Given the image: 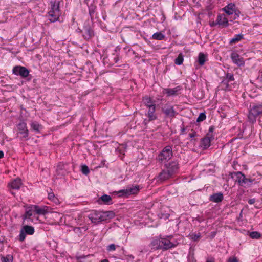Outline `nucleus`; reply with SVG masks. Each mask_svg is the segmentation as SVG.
<instances>
[{"label": "nucleus", "mask_w": 262, "mask_h": 262, "mask_svg": "<svg viewBox=\"0 0 262 262\" xmlns=\"http://www.w3.org/2000/svg\"><path fill=\"white\" fill-rule=\"evenodd\" d=\"M178 243L173 241V236L168 235L162 237L161 235L155 237L150 243L151 249L154 250H167L176 247Z\"/></svg>", "instance_id": "f257e3e1"}, {"label": "nucleus", "mask_w": 262, "mask_h": 262, "mask_svg": "<svg viewBox=\"0 0 262 262\" xmlns=\"http://www.w3.org/2000/svg\"><path fill=\"white\" fill-rule=\"evenodd\" d=\"M230 175L232 178L234 176L236 177V182L239 186L244 188L250 187L254 183H256L254 179L246 177L245 175L241 171L232 172Z\"/></svg>", "instance_id": "f03ea898"}, {"label": "nucleus", "mask_w": 262, "mask_h": 262, "mask_svg": "<svg viewBox=\"0 0 262 262\" xmlns=\"http://www.w3.org/2000/svg\"><path fill=\"white\" fill-rule=\"evenodd\" d=\"M114 214L112 211L100 212L97 211H92L89 215V218L92 223L98 224L108 219L112 218Z\"/></svg>", "instance_id": "7ed1b4c3"}, {"label": "nucleus", "mask_w": 262, "mask_h": 262, "mask_svg": "<svg viewBox=\"0 0 262 262\" xmlns=\"http://www.w3.org/2000/svg\"><path fill=\"white\" fill-rule=\"evenodd\" d=\"M260 115H262V102L250 105L248 116L249 121L252 123L255 122L257 117Z\"/></svg>", "instance_id": "20e7f679"}, {"label": "nucleus", "mask_w": 262, "mask_h": 262, "mask_svg": "<svg viewBox=\"0 0 262 262\" xmlns=\"http://www.w3.org/2000/svg\"><path fill=\"white\" fill-rule=\"evenodd\" d=\"M51 9L48 12L51 22H56L58 20L61 15L60 9V2L58 1H50Z\"/></svg>", "instance_id": "39448f33"}, {"label": "nucleus", "mask_w": 262, "mask_h": 262, "mask_svg": "<svg viewBox=\"0 0 262 262\" xmlns=\"http://www.w3.org/2000/svg\"><path fill=\"white\" fill-rule=\"evenodd\" d=\"M172 156V147L170 146H166L159 154L157 159L159 162H165L169 160Z\"/></svg>", "instance_id": "423d86ee"}, {"label": "nucleus", "mask_w": 262, "mask_h": 262, "mask_svg": "<svg viewBox=\"0 0 262 262\" xmlns=\"http://www.w3.org/2000/svg\"><path fill=\"white\" fill-rule=\"evenodd\" d=\"M223 10L228 15L234 14L233 19H235L238 17L241 13L235 5L232 3L228 4L223 8Z\"/></svg>", "instance_id": "0eeeda50"}, {"label": "nucleus", "mask_w": 262, "mask_h": 262, "mask_svg": "<svg viewBox=\"0 0 262 262\" xmlns=\"http://www.w3.org/2000/svg\"><path fill=\"white\" fill-rule=\"evenodd\" d=\"M161 110L166 118L172 119L178 114V113L174 110L173 106L168 103L165 104L162 107Z\"/></svg>", "instance_id": "6e6552de"}, {"label": "nucleus", "mask_w": 262, "mask_h": 262, "mask_svg": "<svg viewBox=\"0 0 262 262\" xmlns=\"http://www.w3.org/2000/svg\"><path fill=\"white\" fill-rule=\"evenodd\" d=\"M139 186L138 185L133 186L132 187H128L126 189H122L117 192L119 196L123 197L128 196L131 194H136L139 191Z\"/></svg>", "instance_id": "1a4fd4ad"}, {"label": "nucleus", "mask_w": 262, "mask_h": 262, "mask_svg": "<svg viewBox=\"0 0 262 262\" xmlns=\"http://www.w3.org/2000/svg\"><path fill=\"white\" fill-rule=\"evenodd\" d=\"M34 228L33 227L29 226V225H25L24 226L20 231L19 235V239L20 242H23L26 237V235H33L34 233Z\"/></svg>", "instance_id": "9d476101"}, {"label": "nucleus", "mask_w": 262, "mask_h": 262, "mask_svg": "<svg viewBox=\"0 0 262 262\" xmlns=\"http://www.w3.org/2000/svg\"><path fill=\"white\" fill-rule=\"evenodd\" d=\"M12 73L23 78H26L29 76V71L25 67L18 66L13 68Z\"/></svg>", "instance_id": "9b49d317"}, {"label": "nucleus", "mask_w": 262, "mask_h": 262, "mask_svg": "<svg viewBox=\"0 0 262 262\" xmlns=\"http://www.w3.org/2000/svg\"><path fill=\"white\" fill-rule=\"evenodd\" d=\"M19 133L21 135V138L25 140L28 139L29 130L27 129V124L25 122H20L17 125Z\"/></svg>", "instance_id": "f8f14e48"}, {"label": "nucleus", "mask_w": 262, "mask_h": 262, "mask_svg": "<svg viewBox=\"0 0 262 262\" xmlns=\"http://www.w3.org/2000/svg\"><path fill=\"white\" fill-rule=\"evenodd\" d=\"M215 24H218L222 28H225L229 26V20L224 14H220L217 16Z\"/></svg>", "instance_id": "ddd939ff"}, {"label": "nucleus", "mask_w": 262, "mask_h": 262, "mask_svg": "<svg viewBox=\"0 0 262 262\" xmlns=\"http://www.w3.org/2000/svg\"><path fill=\"white\" fill-rule=\"evenodd\" d=\"M214 139V135L207 134L206 136L202 139L201 145L204 149H206L210 146V142Z\"/></svg>", "instance_id": "4468645a"}, {"label": "nucleus", "mask_w": 262, "mask_h": 262, "mask_svg": "<svg viewBox=\"0 0 262 262\" xmlns=\"http://www.w3.org/2000/svg\"><path fill=\"white\" fill-rule=\"evenodd\" d=\"M166 170L173 175L176 173L179 169V164L177 161H172L165 165Z\"/></svg>", "instance_id": "2eb2a0df"}, {"label": "nucleus", "mask_w": 262, "mask_h": 262, "mask_svg": "<svg viewBox=\"0 0 262 262\" xmlns=\"http://www.w3.org/2000/svg\"><path fill=\"white\" fill-rule=\"evenodd\" d=\"M231 58L235 64H237L238 66H241L244 65L245 62L243 58L239 55L236 53H232L231 55Z\"/></svg>", "instance_id": "dca6fc26"}, {"label": "nucleus", "mask_w": 262, "mask_h": 262, "mask_svg": "<svg viewBox=\"0 0 262 262\" xmlns=\"http://www.w3.org/2000/svg\"><path fill=\"white\" fill-rule=\"evenodd\" d=\"M155 111L156 106L148 108V111L146 115L147 116L149 121H151L157 119V117L155 114Z\"/></svg>", "instance_id": "f3484780"}, {"label": "nucleus", "mask_w": 262, "mask_h": 262, "mask_svg": "<svg viewBox=\"0 0 262 262\" xmlns=\"http://www.w3.org/2000/svg\"><path fill=\"white\" fill-rule=\"evenodd\" d=\"M180 90V86H177L173 89H164L163 92L165 93L167 96H171L178 95V92Z\"/></svg>", "instance_id": "a211bd4d"}, {"label": "nucleus", "mask_w": 262, "mask_h": 262, "mask_svg": "<svg viewBox=\"0 0 262 262\" xmlns=\"http://www.w3.org/2000/svg\"><path fill=\"white\" fill-rule=\"evenodd\" d=\"M209 200L215 203L221 202L223 200V194L221 192L213 193L210 195Z\"/></svg>", "instance_id": "6ab92c4d"}, {"label": "nucleus", "mask_w": 262, "mask_h": 262, "mask_svg": "<svg viewBox=\"0 0 262 262\" xmlns=\"http://www.w3.org/2000/svg\"><path fill=\"white\" fill-rule=\"evenodd\" d=\"M232 84L231 82L225 77L221 83V86L222 87V89L225 91H229L231 90L232 89Z\"/></svg>", "instance_id": "aec40b11"}, {"label": "nucleus", "mask_w": 262, "mask_h": 262, "mask_svg": "<svg viewBox=\"0 0 262 262\" xmlns=\"http://www.w3.org/2000/svg\"><path fill=\"white\" fill-rule=\"evenodd\" d=\"M142 100L143 103L147 108L156 106L155 102L150 97L147 96L143 97L142 98Z\"/></svg>", "instance_id": "412c9836"}, {"label": "nucleus", "mask_w": 262, "mask_h": 262, "mask_svg": "<svg viewBox=\"0 0 262 262\" xmlns=\"http://www.w3.org/2000/svg\"><path fill=\"white\" fill-rule=\"evenodd\" d=\"M94 35L93 31L89 27H85L83 31V36L86 39L91 38Z\"/></svg>", "instance_id": "4be33fe9"}, {"label": "nucleus", "mask_w": 262, "mask_h": 262, "mask_svg": "<svg viewBox=\"0 0 262 262\" xmlns=\"http://www.w3.org/2000/svg\"><path fill=\"white\" fill-rule=\"evenodd\" d=\"M30 127L31 130L34 131L36 133H39L42 129V125L39 124L36 121H31L30 123Z\"/></svg>", "instance_id": "5701e85b"}, {"label": "nucleus", "mask_w": 262, "mask_h": 262, "mask_svg": "<svg viewBox=\"0 0 262 262\" xmlns=\"http://www.w3.org/2000/svg\"><path fill=\"white\" fill-rule=\"evenodd\" d=\"M172 175L169 172H168L166 169L163 170L161 172H160L159 174V178L161 181H165L170 177H171Z\"/></svg>", "instance_id": "b1692460"}, {"label": "nucleus", "mask_w": 262, "mask_h": 262, "mask_svg": "<svg viewBox=\"0 0 262 262\" xmlns=\"http://www.w3.org/2000/svg\"><path fill=\"white\" fill-rule=\"evenodd\" d=\"M21 185V180L19 179H16L12 181L9 185L12 189H19Z\"/></svg>", "instance_id": "393cba45"}, {"label": "nucleus", "mask_w": 262, "mask_h": 262, "mask_svg": "<svg viewBox=\"0 0 262 262\" xmlns=\"http://www.w3.org/2000/svg\"><path fill=\"white\" fill-rule=\"evenodd\" d=\"M33 208L34 213H36L37 214L45 215L48 213V211L45 209V208H40L37 206L34 205L33 206Z\"/></svg>", "instance_id": "a878e982"}, {"label": "nucleus", "mask_w": 262, "mask_h": 262, "mask_svg": "<svg viewBox=\"0 0 262 262\" xmlns=\"http://www.w3.org/2000/svg\"><path fill=\"white\" fill-rule=\"evenodd\" d=\"M58 174L64 176L67 173V171L65 169V165L63 164H59L57 165L56 169Z\"/></svg>", "instance_id": "bb28decb"}, {"label": "nucleus", "mask_w": 262, "mask_h": 262, "mask_svg": "<svg viewBox=\"0 0 262 262\" xmlns=\"http://www.w3.org/2000/svg\"><path fill=\"white\" fill-rule=\"evenodd\" d=\"M33 213H34V209H33V206H32L26 211L25 214L23 215L24 221L28 219H30V217L33 215Z\"/></svg>", "instance_id": "cd10ccee"}, {"label": "nucleus", "mask_w": 262, "mask_h": 262, "mask_svg": "<svg viewBox=\"0 0 262 262\" xmlns=\"http://www.w3.org/2000/svg\"><path fill=\"white\" fill-rule=\"evenodd\" d=\"M1 262H13V256L11 254L6 256L2 255L1 259Z\"/></svg>", "instance_id": "c85d7f7f"}, {"label": "nucleus", "mask_w": 262, "mask_h": 262, "mask_svg": "<svg viewBox=\"0 0 262 262\" xmlns=\"http://www.w3.org/2000/svg\"><path fill=\"white\" fill-rule=\"evenodd\" d=\"M206 60V56L203 53H200L198 56V62L200 66H203Z\"/></svg>", "instance_id": "c756f323"}, {"label": "nucleus", "mask_w": 262, "mask_h": 262, "mask_svg": "<svg viewBox=\"0 0 262 262\" xmlns=\"http://www.w3.org/2000/svg\"><path fill=\"white\" fill-rule=\"evenodd\" d=\"M152 38L154 39L161 40L165 38V36L161 32H156L152 35Z\"/></svg>", "instance_id": "7c9ffc66"}, {"label": "nucleus", "mask_w": 262, "mask_h": 262, "mask_svg": "<svg viewBox=\"0 0 262 262\" xmlns=\"http://www.w3.org/2000/svg\"><path fill=\"white\" fill-rule=\"evenodd\" d=\"M243 38V35L241 34L236 35L234 38L231 39L230 43L231 44L235 43L240 41Z\"/></svg>", "instance_id": "2f4dec72"}, {"label": "nucleus", "mask_w": 262, "mask_h": 262, "mask_svg": "<svg viewBox=\"0 0 262 262\" xmlns=\"http://www.w3.org/2000/svg\"><path fill=\"white\" fill-rule=\"evenodd\" d=\"M184 61V56L182 53L179 54L178 57L174 60V63L177 65L182 64Z\"/></svg>", "instance_id": "473e14b6"}, {"label": "nucleus", "mask_w": 262, "mask_h": 262, "mask_svg": "<svg viewBox=\"0 0 262 262\" xmlns=\"http://www.w3.org/2000/svg\"><path fill=\"white\" fill-rule=\"evenodd\" d=\"M101 200L105 203H108L112 200L111 197L107 194L103 195L101 198Z\"/></svg>", "instance_id": "72a5a7b5"}, {"label": "nucleus", "mask_w": 262, "mask_h": 262, "mask_svg": "<svg viewBox=\"0 0 262 262\" xmlns=\"http://www.w3.org/2000/svg\"><path fill=\"white\" fill-rule=\"evenodd\" d=\"M81 170L82 173L85 175H88L90 173L89 167L86 165L81 166Z\"/></svg>", "instance_id": "f704fd0d"}, {"label": "nucleus", "mask_w": 262, "mask_h": 262, "mask_svg": "<svg viewBox=\"0 0 262 262\" xmlns=\"http://www.w3.org/2000/svg\"><path fill=\"white\" fill-rule=\"evenodd\" d=\"M249 235L252 238L257 239L260 237V234L257 231H252L250 233Z\"/></svg>", "instance_id": "c9c22d12"}, {"label": "nucleus", "mask_w": 262, "mask_h": 262, "mask_svg": "<svg viewBox=\"0 0 262 262\" xmlns=\"http://www.w3.org/2000/svg\"><path fill=\"white\" fill-rule=\"evenodd\" d=\"M225 78H227V79H228V80H229L232 83L234 81V75L232 73H227L226 74Z\"/></svg>", "instance_id": "e433bc0d"}, {"label": "nucleus", "mask_w": 262, "mask_h": 262, "mask_svg": "<svg viewBox=\"0 0 262 262\" xmlns=\"http://www.w3.org/2000/svg\"><path fill=\"white\" fill-rule=\"evenodd\" d=\"M206 116L205 113H201L196 119L198 122L204 121L206 119Z\"/></svg>", "instance_id": "4c0bfd02"}, {"label": "nucleus", "mask_w": 262, "mask_h": 262, "mask_svg": "<svg viewBox=\"0 0 262 262\" xmlns=\"http://www.w3.org/2000/svg\"><path fill=\"white\" fill-rule=\"evenodd\" d=\"M190 236L191 239H192L194 241H196L200 238L201 234L200 233L198 234L192 233L191 234H190Z\"/></svg>", "instance_id": "58836bf2"}, {"label": "nucleus", "mask_w": 262, "mask_h": 262, "mask_svg": "<svg viewBox=\"0 0 262 262\" xmlns=\"http://www.w3.org/2000/svg\"><path fill=\"white\" fill-rule=\"evenodd\" d=\"M107 249L108 251H114L116 249V246L115 244H112L107 247Z\"/></svg>", "instance_id": "ea45409f"}, {"label": "nucleus", "mask_w": 262, "mask_h": 262, "mask_svg": "<svg viewBox=\"0 0 262 262\" xmlns=\"http://www.w3.org/2000/svg\"><path fill=\"white\" fill-rule=\"evenodd\" d=\"M228 262H239L238 259L236 257H230L228 258Z\"/></svg>", "instance_id": "a19ab883"}, {"label": "nucleus", "mask_w": 262, "mask_h": 262, "mask_svg": "<svg viewBox=\"0 0 262 262\" xmlns=\"http://www.w3.org/2000/svg\"><path fill=\"white\" fill-rule=\"evenodd\" d=\"M48 198L51 200H52V201H54V199H55V195H54V194L53 193H49L48 194Z\"/></svg>", "instance_id": "79ce46f5"}, {"label": "nucleus", "mask_w": 262, "mask_h": 262, "mask_svg": "<svg viewBox=\"0 0 262 262\" xmlns=\"http://www.w3.org/2000/svg\"><path fill=\"white\" fill-rule=\"evenodd\" d=\"M213 130H214V127L213 126L210 127L209 129V132H208V133L207 134H210L212 135H213Z\"/></svg>", "instance_id": "37998d69"}, {"label": "nucleus", "mask_w": 262, "mask_h": 262, "mask_svg": "<svg viewBox=\"0 0 262 262\" xmlns=\"http://www.w3.org/2000/svg\"><path fill=\"white\" fill-rule=\"evenodd\" d=\"M196 132H193V133H190V134H189V137H190V138H193V137H195V136H196Z\"/></svg>", "instance_id": "c03bdc74"}, {"label": "nucleus", "mask_w": 262, "mask_h": 262, "mask_svg": "<svg viewBox=\"0 0 262 262\" xmlns=\"http://www.w3.org/2000/svg\"><path fill=\"white\" fill-rule=\"evenodd\" d=\"M255 202V199H249L248 200V203L249 204H253Z\"/></svg>", "instance_id": "a18cd8bd"}, {"label": "nucleus", "mask_w": 262, "mask_h": 262, "mask_svg": "<svg viewBox=\"0 0 262 262\" xmlns=\"http://www.w3.org/2000/svg\"><path fill=\"white\" fill-rule=\"evenodd\" d=\"M79 262H90V260H88L86 259V257L84 256L83 259L81 260H80Z\"/></svg>", "instance_id": "49530a36"}, {"label": "nucleus", "mask_w": 262, "mask_h": 262, "mask_svg": "<svg viewBox=\"0 0 262 262\" xmlns=\"http://www.w3.org/2000/svg\"><path fill=\"white\" fill-rule=\"evenodd\" d=\"M4 152L3 151L0 150V159L4 157Z\"/></svg>", "instance_id": "de8ad7c7"}, {"label": "nucleus", "mask_w": 262, "mask_h": 262, "mask_svg": "<svg viewBox=\"0 0 262 262\" xmlns=\"http://www.w3.org/2000/svg\"><path fill=\"white\" fill-rule=\"evenodd\" d=\"M218 25V24H215V21L214 22H212L211 24H210V26L211 27H213V26H215L216 25Z\"/></svg>", "instance_id": "09e8293b"}, {"label": "nucleus", "mask_w": 262, "mask_h": 262, "mask_svg": "<svg viewBox=\"0 0 262 262\" xmlns=\"http://www.w3.org/2000/svg\"><path fill=\"white\" fill-rule=\"evenodd\" d=\"M206 262H214L213 259H209L206 260Z\"/></svg>", "instance_id": "8fccbe9b"}, {"label": "nucleus", "mask_w": 262, "mask_h": 262, "mask_svg": "<svg viewBox=\"0 0 262 262\" xmlns=\"http://www.w3.org/2000/svg\"><path fill=\"white\" fill-rule=\"evenodd\" d=\"M115 62L116 63L119 60V58L118 57L114 58Z\"/></svg>", "instance_id": "3c124183"}, {"label": "nucleus", "mask_w": 262, "mask_h": 262, "mask_svg": "<svg viewBox=\"0 0 262 262\" xmlns=\"http://www.w3.org/2000/svg\"><path fill=\"white\" fill-rule=\"evenodd\" d=\"M101 262H109V261L107 259H103Z\"/></svg>", "instance_id": "603ef678"}, {"label": "nucleus", "mask_w": 262, "mask_h": 262, "mask_svg": "<svg viewBox=\"0 0 262 262\" xmlns=\"http://www.w3.org/2000/svg\"><path fill=\"white\" fill-rule=\"evenodd\" d=\"M185 129L184 128H182V129H181V132H182V133H184V132H185Z\"/></svg>", "instance_id": "864d4df0"}, {"label": "nucleus", "mask_w": 262, "mask_h": 262, "mask_svg": "<svg viewBox=\"0 0 262 262\" xmlns=\"http://www.w3.org/2000/svg\"><path fill=\"white\" fill-rule=\"evenodd\" d=\"M2 243V241H0V243Z\"/></svg>", "instance_id": "5fc2aeb1"}]
</instances>
